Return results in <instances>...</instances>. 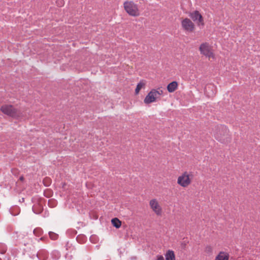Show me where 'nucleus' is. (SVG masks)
Wrapping results in <instances>:
<instances>
[{"label":"nucleus","mask_w":260,"mask_h":260,"mask_svg":"<svg viewBox=\"0 0 260 260\" xmlns=\"http://www.w3.org/2000/svg\"><path fill=\"white\" fill-rule=\"evenodd\" d=\"M215 138L217 140L223 144L230 142L231 138L229 135V131L224 125L218 126L214 134Z\"/></svg>","instance_id":"1"},{"label":"nucleus","mask_w":260,"mask_h":260,"mask_svg":"<svg viewBox=\"0 0 260 260\" xmlns=\"http://www.w3.org/2000/svg\"><path fill=\"white\" fill-rule=\"evenodd\" d=\"M1 111L13 118H17L21 116V112L20 110L15 109L12 105H5L1 107Z\"/></svg>","instance_id":"2"},{"label":"nucleus","mask_w":260,"mask_h":260,"mask_svg":"<svg viewBox=\"0 0 260 260\" xmlns=\"http://www.w3.org/2000/svg\"><path fill=\"white\" fill-rule=\"evenodd\" d=\"M123 5L125 10L129 15L133 16H138L139 15L138 6L133 2L127 1L124 2Z\"/></svg>","instance_id":"3"},{"label":"nucleus","mask_w":260,"mask_h":260,"mask_svg":"<svg viewBox=\"0 0 260 260\" xmlns=\"http://www.w3.org/2000/svg\"><path fill=\"white\" fill-rule=\"evenodd\" d=\"M199 50L200 51L201 54L207 57L210 58L214 57L211 47L208 43H202L199 47Z\"/></svg>","instance_id":"4"},{"label":"nucleus","mask_w":260,"mask_h":260,"mask_svg":"<svg viewBox=\"0 0 260 260\" xmlns=\"http://www.w3.org/2000/svg\"><path fill=\"white\" fill-rule=\"evenodd\" d=\"M177 183L182 187L187 186L191 183L189 175L186 172L184 173L178 177Z\"/></svg>","instance_id":"5"},{"label":"nucleus","mask_w":260,"mask_h":260,"mask_svg":"<svg viewBox=\"0 0 260 260\" xmlns=\"http://www.w3.org/2000/svg\"><path fill=\"white\" fill-rule=\"evenodd\" d=\"M183 28L188 32H192L194 28V25L188 18H185L181 22Z\"/></svg>","instance_id":"6"},{"label":"nucleus","mask_w":260,"mask_h":260,"mask_svg":"<svg viewBox=\"0 0 260 260\" xmlns=\"http://www.w3.org/2000/svg\"><path fill=\"white\" fill-rule=\"evenodd\" d=\"M189 16L193 21H197L198 25H204L203 18L199 11H195L191 13Z\"/></svg>","instance_id":"7"},{"label":"nucleus","mask_w":260,"mask_h":260,"mask_svg":"<svg viewBox=\"0 0 260 260\" xmlns=\"http://www.w3.org/2000/svg\"><path fill=\"white\" fill-rule=\"evenodd\" d=\"M205 93L208 97L213 96L216 93V88L215 86L212 84L206 85L204 89Z\"/></svg>","instance_id":"8"},{"label":"nucleus","mask_w":260,"mask_h":260,"mask_svg":"<svg viewBox=\"0 0 260 260\" xmlns=\"http://www.w3.org/2000/svg\"><path fill=\"white\" fill-rule=\"evenodd\" d=\"M149 205L152 210L157 215H160L161 214V208L158 205L156 200H151L149 202Z\"/></svg>","instance_id":"9"},{"label":"nucleus","mask_w":260,"mask_h":260,"mask_svg":"<svg viewBox=\"0 0 260 260\" xmlns=\"http://www.w3.org/2000/svg\"><path fill=\"white\" fill-rule=\"evenodd\" d=\"M154 89H152L145 97L144 102L145 104H148L154 102L157 99L156 95H155Z\"/></svg>","instance_id":"10"},{"label":"nucleus","mask_w":260,"mask_h":260,"mask_svg":"<svg viewBox=\"0 0 260 260\" xmlns=\"http://www.w3.org/2000/svg\"><path fill=\"white\" fill-rule=\"evenodd\" d=\"M178 87V83L176 81H173L167 86V90L169 92H174Z\"/></svg>","instance_id":"11"},{"label":"nucleus","mask_w":260,"mask_h":260,"mask_svg":"<svg viewBox=\"0 0 260 260\" xmlns=\"http://www.w3.org/2000/svg\"><path fill=\"white\" fill-rule=\"evenodd\" d=\"M229 255L224 252H220L216 256L215 260H229Z\"/></svg>","instance_id":"12"},{"label":"nucleus","mask_w":260,"mask_h":260,"mask_svg":"<svg viewBox=\"0 0 260 260\" xmlns=\"http://www.w3.org/2000/svg\"><path fill=\"white\" fill-rule=\"evenodd\" d=\"M166 260H175V255L173 250H169L165 254Z\"/></svg>","instance_id":"13"},{"label":"nucleus","mask_w":260,"mask_h":260,"mask_svg":"<svg viewBox=\"0 0 260 260\" xmlns=\"http://www.w3.org/2000/svg\"><path fill=\"white\" fill-rule=\"evenodd\" d=\"M43 209V206L40 204H36L32 207V210L36 214H40L42 212Z\"/></svg>","instance_id":"14"},{"label":"nucleus","mask_w":260,"mask_h":260,"mask_svg":"<svg viewBox=\"0 0 260 260\" xmlns=\"http://www.w3.org/2000/svg\"><path fill=\"white\" fill-rule=\"evenodd\" d=\"M47 255L48 253L47 251L44 250H40L39 251H38L37 254V257L40 259L45 258L47 257Z\"/></svg>","instance_id":"15"},{"label":"nucleus","mask_w":260,"mask_h":260,"mask_svg":"<svg viewBox=\"0 0 260 260\" xmlns=\"http://www.w3.org/2000/svg\"><path fill=\"white\" fill-rule=\"evenodd\" d=\"M111 222L112 225L117 229L119 228L121 225V221L116 217L111 220Z\"/></svg>","instance_id":"16"},{"label":"nucleus","mask_w":260,"mask_h":260,"mask_svg":"<svg viewBox=\"0 0 260 260\" xmlns=\"http://www.w3.org/2000/svg\"><path fill=\"white\" fill-rule=\"evenodd\" d=\"M145 82L143 80L138 83L135 89V93L138 94L140 90L145 86Z\"/></svg>","instance_id":"17"},{"label":"nucleus","mask_w":260,"mask_h":260,"mask_svg":"<svg viewBox=\"0 0 260 260\" xmlns=\"http://www.w3.org/2000/svg\"><path fill=\"white\" fill-rule=\"evenodd\" d=\"M49 236L50 238L52 240H56L58 239V235L52 232H49Z\"/></svg>","instance_id":"18"},{"label":"nucleus","mask_w":260,"mask_h":260,"mask_svg":"<svg viewBox=\"0 0 260 260\" xmlns=\"http://www.w3.org/2000/svg\"><path fill=\"white\" fill-rule=\"evenodd\" d=\"M43 231L41 228H36L34 230V234L37 236L41 235Z\"/></svg>","instance_id":"19"},{"label":"nucleus","mask_w":260,"mask_h":260,"mask_svg":"<svg viewBox=\"0 0 260 260\" xmlns=\"http://www.w3.org/2000/svg\"><path fill=\"white\" fill-rule=\"evenodd\" d=\"M51 182V181L49 178L46 177L43 180V183L46 186H49L50 185Z\"/></svg>","instance_id":"20"},{"label":"nucleus","mask_w":260,"mask_h":260,"mask_svg":"<svg viewBox=\"0 0 260 260\" xmlns=\"http://www.w3.org/2000/svg\"><path fill=\"white\" fill-rule=\"evenodd\" d=\"M7 248L5 245L3 244H0V253L4 254L6 252Z\"/></svg>","instance_id":"21"},{"label":"nucleus","mask_w":260,"mask_h":260,"mask_svg":"<svg viewBox=\"0 0 260 260\" xmlns=\"http://www.w3.org/2000/svg\"><path fill=\"white\" fill-rule=\"evenodd\" d=\"M205 251L208 254H211L212 253V248L210 245H207L205 247Z\"/></svg>","instance_id":"22"},{"label":"nucleus","mask_w":260,"mask_h":260,"mask_svg":"<svg viewBox=\"0 0 260 260\" xmlns=\"http://www.w3.org/2000/svg\"><path fill=\"white\" fill-rule=\"evenodd\" d=\"M154 93L155 94V95H156L157 98H158L160 95L162 94L163 91L159 88L157 90L154 89Z\"/></svg>","instance_id":"23"},{"label":"nucleus","mask_w":260,"mask_h":260,"mask_svg":"<svg viewBox=\"0 0 260 260\" xmlns=\"http://www.w3.org/2000/svg\"><path fill=\"white\" fill-rule=\"evenodd\" d=\"M156 260H165V259L162 255H157L156 256Z\"/></svg>","instance_id":"24"},{"label":"nucleus","mask_w":260,"mask_h":260,"mask_svg":"<svg viewBox=\"0 0 260 260\" xmlns=\"http://www.w3.org/2000/svg\"><path fill=\"white\" fill-rule=\"evenodd\" d=\"M56 3L60 6H62V5H63L64 2L63 1V0H57Z\"/></svg>","instance_id":"25"},{"label":"nucleus","mask_w":260,"mask_h":260,"mask_svg":"<svg viewBox=\"0 0 260 260\" xmlns=\"http://www.w3.org/2000/svg\"><path fill=\"white\" fill-rule=\"evenodd\" d=\"M19 180L21 181H23L24 180V178L22 176H21L19 178Z\"/></svg>","instance_id":"26"},{"label":"nucleus","mask_w":260,"mask_h":260,"mask_svg":"<svg viewBox=\"0 0 260 260\" xmlns=\"http://www.w3.org/2000/svg\"><path fill=\"white\" fill-rule=\"evenodd\" d=\"M45 239V237H42V238H40V240H42V241H43V240H44Z\"/></svg>","instance_id":"27"}]
</instances>
